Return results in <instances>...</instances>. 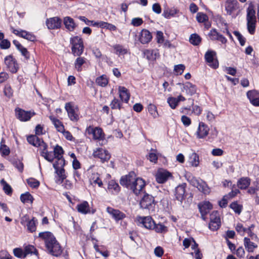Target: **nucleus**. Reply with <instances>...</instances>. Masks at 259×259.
<instances>
[{
  "label": "nucleus",
  "mask_w": 259,
  "mask_h": 259,
  "mask_svg": "<svg viewBox=\"0 0 259 259\" xmlns=\"http://www.w3.org/2000/svg\"><path fill=\"white\" fill-rule=\"evenodd\" d=\"M38 237L44 241L48 252L54 256H60L62 252V248L52 233L46 231L40 232Z\"/></svg>",
  "instance_id": "f257e3e1"
},
{
  "label": "nucleus",
  "mask_w": 259,
  "mask_h": 259,
  "mask_svg": "<svg viewBox=\"0 0 259 259\" xmlns=\"http://www.w3.org/2000/svg\"><path fill=\"white\" fill-rule=\"evenodd\" d=\"M156 204L154 197L144 192V194L140 201V207L148 210L149 212H152L154 211Z\"/></svg>",
  "instance_id": "f03ea898"
},
{
  "label": "nucleus",
  "mask_w": 259,
  "mask_h": 259,
  "mask_svg": "<svg viewBox=\"0 0 259 259\" xmlns=\"http://www.w3.org/2000/svg\"><path fill=\"white\" fill-rule=\"evenodd\" d=\"M70 44L72 45L71 51L74 56H80L84 50V45L82 39L78 36H75L70 38Z\"/></svg>",
  "instance_id": "7ed1b4c3"
},
{
  "label": "nucleus",
  "mask_w": 259,
  "mask_h": 259,
  "mask_svg": "<svg viewBox=\"0 0 259 259\" xmlns=\"http://www.w3.org/2000/svg\"><path fill=\"white\" fill-rule=\"evenodd\" d=\"M221 225L219 212L216 210L213 211L210 214L209 228L212 231H217L220 228Z\"/></svg>",
  "instance_id": "20e7f679"
},
{
  "label": "nucleus",
  "mask_w": 259,
  "mask_h": 259,
  "mask_svg": "<svg viewBox=\"0 0 259 259\" xmlns=\"http://www.w3.org/2000/svg\"><path fill=\"white\" fill-rule=\"evenodd\" d=\"M217 53L212 50H208L205 54L204 58L208 65L213 69H217L219 67V62L217 59L215 58Z\"/></svg>",
  "instance_id": "39448f33"
},
{
  "label": "nucleus",
  "mask_w": 259,
  "mask_h": 259,
  "mask_svg": "<svg viewBox=\"0 0 259 259\" xmlns=\"http://www.w3.org/2000/svg\"><path fill=\"white\" fill-rule=\"evenodd\" d=\"M93 156L99 158L102 163L107 162L111 158L110 153L107 150L102 148H98L94 150Z\"/></svg>",
  "instance_id": "423d86ee"
},
{
  "label": "nucleus",
  "mask_w": 259,
  "mask_h": 259,
  "mask_svg": "<svg viewBox=\"0 0 259 259\" xmlns=\"http://www.w3.org/2000/svg\"><path fill=\"white\" fill-rule=\"evenodd\" d=\"M136 178L135 173L134 171H131L128 175L121 177L120 180V184L122 186L131 190L132 185Z\"/></svg>",
  "instance_id": "0eeeda50"
},
{
  "label": "nucleus",
  "mask_w": 259,
  "mask_h": 259,
  "mask_svg": "<svg viewBox=\"0 0 259 259\" xmlns=\"http://www.w3.org/2000/svg\"><path fill=\"white\" fill-rule=\"evenodd\" d=\"M145 181L140 178H137L134 183L132 185L131 190L136 196H138L145 187Z\"/></svg>",
  "instance_id": "6e6552de"
},
{
  "label": "nucleus",
  "mask_w": 259,
  "mask_h": 259,
  "mask_svg": "<svg viewBox=\"0 0 259 259\" xmlns=\"http://www.w3.org/2000/svg\"><path fill=\"white\" fill-rule=\"evenodd\" d=\"M187 187V184L183 183L178 185L175 190V199L180 201L181 204H182L183 200L185 199L186 196V189Z\"/></svg>",
  "instance_id": "1a4fd4ad"
},
{
  "label": "nucleus",
  "mask_w": 259,
  "mask_h": 259,
  "mask_svg": "<svg viewBox=\"0 0 259 259\" xmlns=\"http://www.w3.org/2000/svg\"><path fill=\"white\" fill-rule=\"evenodd\" d=\"M37 147L39 148L40 155L47 161L52 162L53 156H52V151L49 152L48 151V145L44 142L42 139L40 141Z\"/></svg>",
  "instance_id": "9d476101"
},
{
  "label": "nucleus",
  "mask_w": 259,
  "mask_h": 259,
  "mask_svg": "<svg viewBox=\"0 0 259 259\" xmlns=\"http://www.w3.org/2000/svg\"><path fill=\"white\" fill-rule=\"evenodd\" d=\"M15 112L17 118L22 121H28L30 120L31 117L35 115V113L34 111H26L19 108L15 109Z\"/></svg>",
  "instance_id": "9b49d317"
},
{
  "label": "nucleus",
  "mask_w": 259,
  "mask_h": 259,
  "mask_svg": "<svg viewBox=\"0 0 259 259\" xmlns=\"http://www.w3.org/2000/svg\"><path fill=\"white\" fill-rule=\"evenodd\" d=\"M5 64L9 71L13 73H16L18 69V65L16 60L12 55L7 56L5 58Z\"/></svg>",
  "instance_id": "f8f14e48"
},
{
  "label": "nucleus",
  "mask_w": 259,
  "mask_h": 259,
  "mask_svg": "<svg viewBox=\"0 0 259 259\" xmlns=\"http://www.w3.org/2000/svg\"><path fill=\"white\" fill-rule=\"evenodd\" d=\"M65 109L66 110L68 117L71 121H77L79 119V115L76 111L73 104L72 102H67L65 104Z\"/></svg>",
  "instance_id": "ddd939ff"
},
{
  "label": "nucleus",
  "mask_w": 259,
  "mask_h": 259,
  "mask_svg": "<svg viewBox=\"0 0 259 259\" xmlns=\"http://www.w3.org/2000/svg\"><path fill=\"white\" fill-rule=\"evenodd\" d=\"M170 178H172V174L166 170H159L155 175L156 181L159 184L165 183Z\"/></svg>",
  "instance_id": "4468645a"
},
{
  "label": "nucleus",
  "mask_w": 259,
  "mask_h": 259,
  "mask_svg": "<svg viewBox=\"0 0 259 259\" xmlns=\"http://www.w3.org/2000/svg\"><path fill=\"white\" fill-rule=\"evenodd\" d=\"M12 32L19 37L25 38L30 41H35L36 40V37L33 33L28 32L24 30H20L13 28Z\"/></svg>",
  "instance_id": "2eb2a0df"
},
{
  "label": "nucleus",
  "mask_w": 259,
  "mask_h": 259,
  "mask_svg": "<svg viewBox=\"0 0 259 259\" xmlns=\"http://www.w3.org/2000/svg\"><path fill=\"white\" fill-rule=\"evenodd\" d=\"M46 24L49 29H57L61 26L62 20L58 17H54L47 19Z\"/></svg>",
  "instance_id": "dca6fc26"
},
{
  "label": "nucleus",
  "mask_w": 259,
  "mask_h": 259,
  "mask_svg": "<svg viewBox=\"0 0 259 259\" xmlns=\"http://www.w3.org/2000/svg\"><path fill=\"white\" fill-rule=\"evenodd\" d=\"M177 85H182L181 89L182 92H185L189 96H193L196 93L197 87L195 84H192L190 82L187 81L185 83H178Z\"/></svg>",
  "instance_id": "f3484780"
},
{
  "label": "nucleus",
  "mask_w": 259,
  "mask_h": 259,
  "mask_svg": "<svg viewBox=\"0 0 259 259\" xmlns=\"http://www.w3.org/2000/svg\"><path fill=\"white\" fill-rule=\"evenodd\" d=\"M237 0H227L225 2V10L227 14L232 15L233 13L239 8Z\"/></svg>",
  "instance_id": "a211bd4d"
},
{
  "label": "nucleus",
  "mask_w": 259,
  "mask_h": 259,
  "mask_svg": "<svg viewBox=\"0 0 259 259\" xmlns=\"http://www.w3.org/2000/svg\"><path fill=\"white\" fill-rule=\"evenodd\" d=\"M107 212L112 217L116 222L122 220L126 217V215L123 212L111 207L107 208Z\"/></svg>",
  "instance_id": "6ab92c4d"
},
{
  "label": "nucleus",
  "mask_w": 259,
  "mask_h": 259,
  "mask_svg": "<svg viewBox=\"0 0 259 259\" xmlns=\"http://www.w3.org/2000/svg\"><path fill=\"white\" fill-rule=\"evenodd\" d=\"M208 35L212 40H218L223 44H226L227 42L226 38L218 32L216 29H212Z\"/></svg>",
  "instance_id": "aec40b11"
},
{
  "label": "nucleus",
  "mask_w": 259,
  "mask_h": 259,
  "mask_svg": "<svg viewBox=\"0 0 259 259\" xmlns=\"http://www.w3.org/2000/svg\"><path fill=\"white\" fill-rule=\"evenodd\" d=\"M209 128L208 126L203 122H200L196 132L197 137L199 139H202L206 137L208 134Z\"/></svg>",
  "instance_id": "412c9836"
},
{
  "label": "nucleus",
  "mask_w": 259,
  "mask_h": 259,
  "mask_svg": "<svg viewBox=\"0 0 259 259\" xmlns=\"http://www.w3.org/2000/svg\"><path fill=\"white\" fill-rule=\"evenodd\" d=\"M152 38V35L151 32L146 29H143L140 32L139 40L142 44L149 43Z\"/></svg>",
  "instance_id": "4be33fe9"
},
{
  "label": "nucleus",
  "mask_w": 259,
  "mask_h": 259,
  "mask_svg": "<svg viewBox=\"0 0 259 259\" xmlns=\"http://www.w3.org/2000/svg\"><path fill=\"white\" fill-rule=\"evenodd\" d=\"M140 219L141 220V223L145 228L149 230H153L155 223L151 217H140Z\"/></svg>",
  "instance_id": "5701e85b"
},
{
  "label": "nucleus",
  "mask_w": 259,
  "mask_h": 259,
  "mask_svg": "<svg viewBox=\"0 0 259 259\" xmlns=\"http://www.w3.org/2000/svg\"><path fill=\"white\" fill-rule=\"evenodd\" d=\"M198 208L200 213H205L207 214L212 208V205L210 202L204 201L198 203Z\"/></svg>",
  "instance_id": "b1692460"
},
{
  "label": "nucleus",
  "mask_w": 259,
  "mask_h": 259,
  "mask_svg": "<svg viewBox=\"0 0 259 259\" xmlns=\"http://www.w3.org/2000/svg\"><path fill=\"white\" fill-rule=\"evenodd\" d=\"M63 23L65 28L70 31H73L77 26L73 19L69 16L64 18Z\"/></svg>",
  "instance_id": "393cba45"
},
{
  "label": "nucleus",
  "mask_w": 259,
  "mask_h": 259,
  "mask_svg": "<svg viewBox=\"0 0 259 259\" xmlns=\"http://www.w3.org/2000/svg\"><path fill=\"white\" fill-rule=\"evenodd\" d=\"M24 252L25 257L29 254H34L35 259L38 258V252L36 248L32 245H28L24 247Z\"/></svg>",
  "instance_id": "a878e982"
},
{
  "label": "nucleus",
  "mask_w": 259,
  "mask_h": 259,
  "mask_svg": "<svg viewBox=\"0 0 259 259\" xmlns=\"http://www.w3.org/2000/svg\"><path fill=\"white\" fill-rule=\"evenodd\" d=\"M119 97L122 102L127 103L130 97L127 89L124 87H119Z\"/></svg>",
  "instance_id": "bb28decb"
},
{
  "label": "nucleus",
  "mask_w": 259,
  "mask_h": 259,
  "mask_svg": "<svg viewBox=\"0 0 259 259\" xmlns=\"http://www.w3.org/2000/svg\"><path fill=\"white\" fill-rule=\"evenodd\" d=\"M250 179L248 177H242L238 180L237 182V186L240 189H246L250 184Z\"/></svg>",
  "instance_id": "cd10ccee"
},
{
  "label": "nucleus",
  "mask_w": 259,
  "mask_h": 259,
  "mask_svg": "<svg viewBox=\"0 0 259 259\" xmlns=\"http://www.w3.org/2000/svg\"><path fill=\"white\" fill-rule=\"evenodd\" d=\"M244 245L248 252H253L254 249L257 247V245L251 242L247 237L244 238Z\"/></svg>",
  "instance_id": "c85d7f7f"
},
{
  "label": "nucleus",
  "mask_w": 259,
  "mask_h": 259,
  "mask_svg": "<svg viewBox=\"0 0 259 259\" xmlns=\"http://www.w3.org/2000/svg\"><path fill=\"white\" fill-rule=\"evenodd\" d=\"M77 209L78 212L83 214H87L91 212L89 204L86 201L78 204L77 205Z\"/></svg>",
  "instance_id": "c756f323"
},
{
  "label": "nucleus",
  "mask_w": 259,
  "mask_h": 259,
  "mask_svg": "<svg viewBox=\"0 0 259 259\" xmlns=\"http://www.w3.org/2000/svg\"><path fill=\"white\" fill-rule=\"evenodd\" d=\"M196 188L199 191L205 195L209 194L210 192L209 187L206 183L202 180H200V182Z\"/></svg>",
  "instance_id": "7c9ffc66"
},
{
  "label": "nucleus",
  "mask_w": 259,
  "mask_h": 259,
  "mask_svg": "<svg viewBox=\"0 0 259 259\" xmlns=\"http://www.w3.org/2000/svg\"><path fill=\"white\" fill-rule=\"evenodd\" d=\"M50 119L58 132L61 133L64 132V126L61 121L52 116H50Z\"/></svg>",
  "instance_id": "2f4dec72"
},
{
  "label": "nucleus",
  "mask_w": 259,
  "mask_h": 259,
  "mask_svg": "<svg viewBox=\"0 0 259 259\" xmlns=\"http://www.w3.org/2000/svg\"><path fill=\"white\" fill-rule=\"evenodd\" d=\"M64 150L61 146L57 145L54 148L53 152H52V156H53V161L54 159L58 157H63Z\"/></svg>",
  "instance_id": "473e14b6"
},
{
  "label": "nucleus",
  "mask_w": 259,
  "mask_h": 259,
  "mask_svg": "<svg viewBox=\"0 0 259 259\" xmlns=\"http://www.w3.org/2000/svg\"><path fill=\"white\" fill-rule=\"evenodd\" d=\"M255 11L254 9V6L250 3L247 9L246 20H256Z\"/></svg>",
  "instance_id": "72a5a7b5"
},
{
  "label": "nucleus",
  "mask_w": 259,
  "mask_h": 259,
  "mask_svg": "<svg viewBox=\"0 0 259 259\" xmlns=\"http://www.w3.org/2000/svg\"><path fill=\"white\" fill-rule=\"evenodd\" d=\"M246 20L247 30L250 34L253 35L255 32L256 20Z\"/></svg>",
  "instance_id": "f704fd0d"
},
{
  "label": "nucleus",
  "mask_w": 259,
  "mask_h": 259,
  "mask_svg": "<svg viewBox=\"0 0 259 259\" xmlns=\"http://www.w3.org/2000/svg\"><path fill=\"white\" fill-rule=\"evenodd\" d=\"M41 140L42 139L38 138L35 135H30L27 138L28 142L35 147H38Z\"/></svg>",
  "instance_id": "c9c22d12"
},
{
  "label": "nucleus",
  "mask_w": 259,
  "mask_h": 259,
  "mask_svg": "<svg viewBox=\"0 0 259 259\" xmlns=\"http://www.w3.org/2000/svg\"><path fill=\"white\" fill-rule=\"evenodd\" d=\"M153 230L158 233H165L168 231L167 227L161 223H155Z\"/></svg>",
  "instance_id": "e433bc0d"
},
{
  "label": "nucleus",
  "mask_w": 259,
  "mask_h": 259,
  "mask_svg": "<svg viewBox=\"0 0 259 259\" xmlns=\"http://www.w3.org/2000/svg\"><path fill=\"white\" fill-rule=\"evenodd\" d=\"M110 106L112 109L120 110L122 108V101L121 100L114 98L111 101Z\"/></svg>",
  "instance_id": "4c0bfd02"
},
{
  "label": "nucleus",
  "mask_w": 259,
  "mask_h": 259,
  "mask_svg": "<svg viewBox=\"0 0 259 259\" xmlns=\"http://www.w3.org/2000/svg\"><path fill=\"white\" fill-rule=\"evenodd\" d=\"M57 160L53 163V167L55 170L57 168H64L65 165V160L63 157L56 158Z\"/></svg>",
  "instance_id": "58836bf2"
},
{
  "label": "nucleus",
  "mask_w": 259,
  "mask_h": 259,
  "mask_svg": "<svg viewBox=\"0 0 259 259\" xmlns=\"http://www.w3.org/2000/svg\"><path fill=\"white\" fill-rule=\"evenodd\" d=\"M189 162L193 166L196 167L199 165V156L196 153H192L189 157Z\"/></svg>",
  "instance_id": "ea45409f"
},
{
  "label": "nucleus",
  "mask_w": 259,
  "mask_h": 259,
  "mask_svg": "<svg viewBox=\"0 0 259 259\" xmlns=\"http://www.w3.org/2000/svg\"><path fill=\"white\" fill-rule=\"evenodd\" d=\"M85 59L84 57H81L80 56H78V57L76 59L74 63V66L77 71L80 72L82 71L81 66L84 63H85Z\"/></svg>",
  "instance_id": "a19ab883"
},
{
  "label": "nucleus",
  "mask_w": 259,
  "mask_h": 259,
  "mask_svg": "<svg viewBox=\"0 0 259 259\" xmlns=\"http://www.w3.org/2000/svg\"><path fill=\"white\" fill-rule=\"evenodd\" d=\"M20 200L23 203L29 202L32 203L33 201V198L29 192H26L21 195Z\"/></svg>",
  "instance_id": "79ce46f5"
},
{
  "label": "nucleus",
  "mask_w": 259,
  "mask_h": 259,
  "mask_svg": "<svg viewBox=\"0 0 259 259\" xmlns=\"http://www.w3.org/2000/svg\"><path fill=\"white\" fill-rule=\"evenodd\" d=\"M247 97L250 103L259 97V92L255 90H250L246 93Z\"/></svg>",
  "instance_id": "37998d69"
},
{
  "label": "nucleus",
  "mask_w": 259,
  "mask_h": 259,
  "mask_svg": "<svg viewBox=\"0 0 259 259\" xmlns=\"http://www.w3.org/2000/svg\"><path fill=\"white\" fill-rule=\"evenodd\" d=\"M148 111L151 115L156 118L159 116L156 106L153 104H149L147 107Z\"/></svg>",
  "instance_id": "c03bdc74"
},
{
  "label": "nucleus",
  "mask_w": 259,
  "mask_h": 259,
  "mask_svg": "<svg viewBox=\"0 0 259 259\" xmlns=\"http://www.w3.org/2000/svg\"><path fill=\"white\" fill-rule=\"evenodd\" d=\"M189 41L191 44L198 46L201 41V38L198 34L194 33L190 35Z\"/></svg>",
  "instance_id": "a18cd8bd"
},
{
  "label": "nucleus",
  "mask_w": 259,
  "mask_h": 259,
  "mask_svg": "<svg viewBox=\"0 0 259 259\" xmlns=\"http://www.w3.org/2000/svg\"><path fill=\"white\" fill-rule=\"evenodd\" d=\"M96 82L98 85L104 87L108 84V79L105 75H102L97 78Z\"/></svg>",
  "instance_id": "49530a36"
},
{
  "label": "nucleus",
  "mask_w": 259,
  "mask_h": 259,
  "mask_svg": "<svg viewBox=\"0 0 259 259\" xmlns=\"http://www.w3.org/2000/svg\"><path fill=\"white\" fill-rule=\"evenodd\" d=\"M37 220H35V218H33L29 222L26 224L27 230L30 232H35L36 229V223Z\"/></svg>",
  "instance_id": "de8ad7c7"
},
{
  "label": "nucleus",
  "mask_w": 259,
  "mask_h": 259,
  "mask_svg": "<svg viewBox=\"0 0 259 259\" xmlns=\"http://www.w3.org/2000/svg\"><path fill=\"white\" fill-rule=\"evenodd\" d=\"M108 189L109 190H114L116 193L119 192L120 190V188L119 185L114 180H111L109 181Z\"/></svg>",
  "instance_id": "09e8293b"
},
{
  "label": "nucleus",
  "mask_w": 259,
  "mask_h": 259,
  "mask_svg": "<svg viewBox=\"0 0 259 259\" xmlns=\"http://www.w3.org/2000/svg\"><path fill=\"white\" fill-rule=\"evenodd\" d=\"M177 11L176 9H166L163 10L162 15L167 19L170 18L171 17H173L177 13Z\"/></svg>",
  "instance_id": "8fccbe9b"
},
{
  "label": "nucleus",
  "mask_w": 259,
  "mask_h": 259,
  "mask_svg": "<svg viewBox=\"0 0 259 259\" xmlns=\"http://www.w3.org/2000/svg\"><path fill=\"white\" fill-rule=\"evenodd\" d=\"M230 207L235 213L238 214L241 213L242 209V206L238 204L237 201H234L231 203L230 205Z\"/></svg>",
  "instance_id": "3c124183"
},
{
  "label": "nucleus",
  "mask_w": 259,
  "mask_h": 259,
  "mask_svg": "<svg viewBox=\"0 0 259 259\" xmlns=\"http://www.w3.org/2000/svg\"><path fill=\"white\" fill-rule=\"evenodd\" d=\"M1 184L3 186V190L7 195H11L12 189L11 187L4 180L1 181Z\"/></svg>",
  "instance_id": "603ef678"
},
{
  "label": "nucleus",
  "mask_w": 259,
  "mask_h": 259,
  "mask_svg": "<svg viewBox=\"0 0 259 259\" xmlns=\"http://www.w3.org/2000/svg\"><path fill=\"white\" fill-rule=\"evenodd\" d=\"M188 182L193 187H197L199 184L200 180H198L196 178L192 176L186 177Z\"/></svg>",
  "instance_id": "864d4df0"
},
{
  "label": "nucleus",
  "mask_w": 259,
  "mask_h": 259,
  "mask_svg": "<svg viewBox=\"0 0 259 259\" xmlns=\"http://www.w3.org/2000/svg\"><path fill=\"white\" fill-rule=\"evenodd\" d=\"M28 185L32 188H37L39 187L40 183L34 178H29L27 180Z\"/></svg>",
  "instance_id": "5fc2aeb1"
},
{
  "label": "nucleus",
  "mask_w": 259,
  "mask_h": 259,
  "mask_svg": "<svg viewBox=\"0 0 259 259\" xmlns=\"http://www.w3.org/2000/svg\"><path fill=\"white\" fill-rule=\"evenodd\" d=\"M13 253L14 255L18 258H24L25 256L24 250L21 248H15L13 249Z\"/></svg>",
  "instance_id": "6e6d98bb"
},
{
  "label": "nucleus",
  "mask_w": 259,
  "mask_h": 259,
  "mask_svg": "<svg viewBox=\"0 0 259 259\" xmlns=\"http://www.w3.org/2000/svg\"><path fill=\"white\" fill-rule=\"evenodd\" d=\"M55 172L59 177V180L61 181V183L63 182V181L66 178L64 168L62 167L61 168H57V170H55Z\"/></svg>",
  "instance_id": "4d7b16f0"
},
{
  "label": "nucleus",
  "mask_w": 259,
  "mask_h": 259,
  "mask_svg": "<svg viewBox=\"0 0 259 259\" xmlns=\"http://www.w3.org/2000/svg\"><path fill=\"white\" fill-rule=\"evenodd\" d=\"M196 19L198 22L203 23L207 21L208 18L206 14L199 12L197 14Z\"/></svg>",
  "instance_id": "13d9d810"
},
{
  "label": "nucleus",
  "mask_w": 259,
  "mask_h": 259,
  "mask_svg": "<svg viewBox=\"0 0 259 259\" xmlns=\"http://www.w3.org/2000/svg\"><path fill=\"white\" fill-rule=\"evenodd\" d=\"M103 134V130L99 127H96L93 134V138L95 139H100L102 138Z\"/></svg>",
  "instance_id": "bf43d9fd"
},
{
  "label": "nucleus",
  "mask_w": 259,
  "mask_h": 259,
  "mask_svg": "<svg viewBox=\"0 0 259 259\" xmlns=\"http://www.w3.org/2000/svg\"><path fill=\"white\" fill-rule=\"evenodd\" d=\"M4 94L7 97L10 98L13 94V91L10 84H6L4 90Z\"/></svg>",
  "instance_id": "052dcab7"
},
{
  "label": "nucleus",
  "mask_w": 259,
  "mask_h": 259,
  "mask_svg": "<svg viewBox=\"0 0 259 259\" xmlns=\"http://www.w3.org/2000/svg\"><path fill=\"white\" fill-rule=\"evenodd\" d=\"M185 69V66L183 64L176 65L174 67V71L177 75H181Z\"/></svg>",
  "instance_id": "680f3d73"
},
{
  "label": "nucleus",
  "mask_w": 259,
  "mask_h": 259,
  "mask_svg": "<svg viewBox=\"0 0 259 259\" xmlns=\"http://www.w3.org/2000/svg\"><path fill=\"white\" fill-rule=\"evenodd\" d=\"M167 103L172 109H175L178 105V101L175 97L168 98Z\"/></svg>",
  "instance_id": "e2e57ef3"
},
{
  "label": "nucleus",
  "mask_w": 259,
  "mask_h": 259,
  "mask_svg": "<svg viewBox=\"0 0 259 259\" xmlns=\"http://www.w3.org/2000/svg\"><path fill=\"white\" fill-rule=\"evenodd\" d=\"M233 33L237 37L240 45L241 46H243L245 43V38L240 34L239 31H234Z\"/></svg>",
  "instance_id": "0e129e2a"
},
{
  "label": "nucleus",
  "mask_w": 259,
  "mask_h": 259,
  "mask_svg": "<svg viewBox=\"0 0 259 259\" xmlns=\"http://www.w3.org/2000/svg\"><path fill=\"white\" fill-rule=\"evenodd\" d=\"M13 164L20 172H22L24 168V165L22 162L19 160H15L13 162Z\"/></svg>",
  "instance_id": "69168bd1"
},
{
  "label": "nucleus",
  "mask_w": 259,
  "mask_h": 259,
  "mask_svg": "<svg viewBox=\"0 0 259 259\" xmlns=\"http://www.w3.org/2000/svg\"><path fill=\"white\" fill-rule=\"evenodd\" d=\"M10 46V41L7 39H4L0 42V48L2 49H8Z\"/></svg>",
  "instance_id": "338daca9"
},
{
  "label": "nucleus",
  "mask_w": 259,
  "mask_h": 259,
  "mask_svg": "<svg viewBox=\"0 0 259 259\" xmlns=\"http://www.w3.org/2000/svg\"><path fill=\"white\" fill-rule=\"evenodd\" d=\"M79 19L83 21L87 25L95 26L96 22L93 20H89L84 16H79Z\"/></svg>",
  "instance_id": "774afa93"
}]
</instances>
